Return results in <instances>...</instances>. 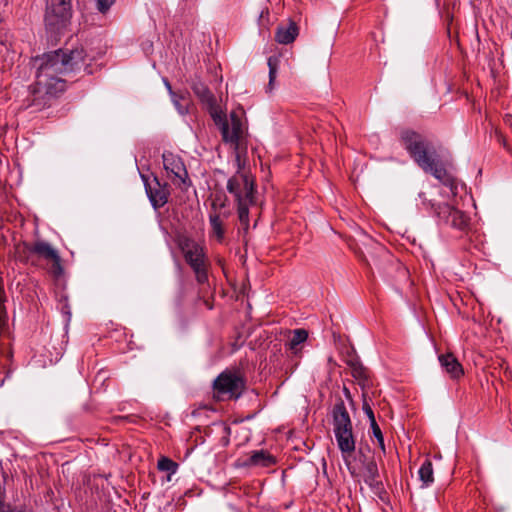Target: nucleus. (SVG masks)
I'll use <instances>...</instances> for the list:
<instances>
[{"instance_id": "obj_1", "label": "nucleus", "mask_w": 512, "mask_h": 512, "mask_svg": "<svg viewBox=\"0 0 512 512\" xmlns=\"http://www.w3.org/2000/svg\"><path fill=\"white\" fill-rule=\"evenodd\" d=\"M83 46L74 49L60 48L54 51L44 53L37 57L39 66L36 73V82H41L43 89L51 93L54 100H58L60 95L66 90V81L59 75L77 73L82 69L87 75L93 74L94 70Z\"/></svg>"}, {"instance_id": "obj_2", "label": "nucleus", "mask_w": 512, "mask_h": 512, "mask_svg": "<svg viewBox=\"0 0 512 512\" xmlns=\"http://www.w3.org/2000/svg\"><path fill=\"white\" fill-rule=\"evenodd\" d=\"M399 140L418 167L449 187L453 194H457V180L445 168L433 142L411 128L400 129Z\"/></svg>"}, {"instance_id": "obj_3", "label": "nucleus", "mask_w": 512, "mask_h": 512, "mask_svg": "<svg viewBox=\"0 0 512 512\" xmlns=\"http://www.w3.org/2000/svg\"><path fill=\"white\" fill-rule=\"evenodd\" d=\"M237 172L228 179L227 191L234 197L237 206L238 219L245 231L249 228V207L257 203V186L250 173L242 171L240 154L236 153Z\"/></svg>"}, {"instance_id": "obj_4", "label": "nucleus", "mask_w": 512, "mask_h": 512, "mask_svg": "<svg viewBox=\"0 0 512 512\" xmlns=\"http://www.w3.org/2000/svg\"><path fill=\"white\" fill-rule=\"evenodd\" d=\"M367 253L368 256L363 254L361 260L371 271L375 268L391 282H399L408 279V269L382 244L373 242L367 249Z\"/></svg>"}, {"instance_id": "obj_5", "label": "nucleus", "mask_w": 512, "mask_h": 512, "mask_svg": "<svg viewBox=\"0 0 512 512\" xmlns=\"http://www.w3.org/2000/svg\"><path fill=\"white\" fill-rule=\"evenodd\" d=\"M331 416L338 448L344 458L351 456L355 451L356 441L353 434L352 420L341 396L336 397Z\"/></svg>"}, {"instance_id": "obj_6", "label": "nucleus", "mask_w": 512, "mask_h": 512, "mask_svg": "<svg viewBox=\"0 0 512 512\" xmlns=\"http://www.w3.org/2000/svg\"><path fill=\"white\" fill-rule=\"evenodd\" d=\"M178 247L183 253L185 262L194 272L197 283L201 286L208 284L209 261L205 248L186 236L179 239Z\"/></svg>"}, {"instance_id": "obj_7", "label": "nucleus", "mask_w": 512, "mask_h": 512, "mask_svg": "<svg viewBox=\"0 0 512 512\" xmlns=\"http://www.w3.org/2000/svg\"><path fill=\"white\" fill-rule=\"evenodd\" d=\"M72 17L71 0H49L45 11V27L51 37L61 35Z\"/></svg>"}, {"instance_id": "obj_8", "label": "nucleus", "mask_w": 512, "mask_h": 512, "mask_svg": "<svg viewBox=\"0 0 512 512\" xmlns=\"http://www.w3.org/2000/svg\"><path fill=\"white\" fill-rule=\"evenodd\" d=\"M246 388V380L241 375L223 371L213 382L214 396L218 400L238 399Z\"/></svg>"}, {"instance_id": "obj_9", "label": "nucleus", "mask_w": 512, "mask_h": 512, "mask_svg": "<svg viewBox=\"0 0 512 512\" xmlns=\"http://www.w3.org/2000/svg\"><path fill=\"white\" fill-rule=\"evenodd\" d=\"M430 207L434 215L445 224L459 231L467 233L470 229V217L464 211L451 206L448 203H433L432 201L423 202Z\"/></svg>"}, {"instance_id": "obj_10", "label": "nucleus", "mask_w": 512, "mask_h": 512, "mask_svg": "<svg viewBox=\"0 0 512 512\" xmlns=\"http://www.w3.org/2000/svg\"><path fill=\"white\" fill-rule=\"evenodd\" d=\"M162 159L164 169L174 185L186 191L192 183L183 159L169 151L162 154Z\"/></svg>"}, {"instance_id": "obj_11", "label": "nucleus", "mask_w": 512, "mask_h": 512, "mask_svg": "<svg viewBox=\"0 0 512 512\" xmlns=\"http://www.w3.org/2000/svg\"><path fill=\"white\" fill-rule=\"evenodd\" d=\"M146 194L152 207L157 210L168 203L170 197V186L167 182H161L157 176L153 177V183L149 181V177L141 174Z\"/></svg>"}, {"instance_id": "obj_12", "label": "nucleus", "mask_w": 512, "mask_h": 512, "mask_svg": "<svg viewBox=\"0 0 512 512\" xmlns=\"http://www.w3.org/2000/svg\"><path fill=\"white\" fill-rule=\"evenodd\" d=\"M41 82H34L29 86V95L23 100L24 109H33L34 112L42 111L55 104L56 100L51 93L43 89Z\"/></svg>"}, {"instance_id": "obj_13", "label": "nucleus", "mask_w": 512, "mask_h": 512, "mask_svg": "<svg viewBox=\"0 0 512 512\" xmlns=\"http://www.w3.org/2000/svg\"><path fill=\"white\" fill-rule=\"evenodd\" d=\"M277 460L269 451L261 449L255 450L244 459H238L235 463L237 468L263 467L268 468L274 466Z\"/></svg>"}, {"instance_id": "obj_14", "label": "nucleus", "mask_w": 512, "mask_h": 512, "mask_svg": "<svg viewBox=\"0 0 512 512\" xmlns=\"http://www.w3.org/2000/svg\"><path fill=\"white\" fill-rule=\"evenodd\" d=\"M48 245L45 241H36L30 244L26 241H21L15 245V258L22 264H35L33 255H37L41 258V253L38 252L37 247Z\"/></svg>"}, {"instance_id": "obj_15", "label": "nucleus", "mask_w": 512, "mask_h": 512, "mask_svg": "<svg viewBox=\"0 0 512 512\" xmlns=\"http://www.w3.org/2000/svg\"><path fill=\"white\" fill-rule=\"evenodd\" d=\"M231 130L229 128V122L227 123V134L222 136V140L225 143H230L235 146V150L240 147V139L243 134L242 121L237 112L232 111L230 113Z\"/></svg>"}, {"instance_id": "obj_16", "label": "nucleus", "mask_w": 512, "mask_h": 512, "mask_svg": "<svg viewBox=\"0 0 512 512\" xmlns=\"http://www.w3.org/2000/svg\"><path fill=\"white\" fill-rule=\"evenodd\" d=\"M438 360L451 379L458 380L464 375L463 366L453 353L440 354Z\"/></svg>"}, {"instance_id": "obj_17", "label": "nucleus", "mask_w": 512, "mask_h": 512, "mask_svg": "<svg viewBox=\"0 0 512 512\" xmlns=\"http://www.w3.org/2000/svg\"><path fill=\"white\" fill-rule=\"evenodd\" d=\"M37 250L41 253V258L52 262L50 272L53 277L56 279L60 278L64 274V268L62 266V259L57 251L49 243L48 245L37 247Z\"/></svg>"}, {"instance_id": "obj_18", "label": "nucleus", "mask_w": 512, "mask_h": 512, "mask_svg": "<svg viewBox=\"0 0 512 512\" xmlns=\"http://www.w3.org/2000/svg\"><path fill=\"white\" fill-rule=\"evenodd\" d=\"M299 34V27L296 22L289 20L288 23H281L275 31V41L279 44H290L294 42Z\"/></svg>"}, {"instance_id": "obj_19", "label": "nucleus", "mask_w": 512, "mask_h": 512, "mask_svg": "<svg viewBox=\"0 0 512 512\" xmlns=\"http://www.w3.org/2000/svg\"><path fill=\"white\" fill-rule=\"evenodd\" d=\"M192 91L197 96L201 104L207 109L212 108L217 103L215 95L209 87L201 81H196L191 86Z\"/></svg>"}, {"instance_id": "obj_20", "label": "nucleus", "mask_w": 512, "mask_h": 512, "mask_svg": "<svg viewBox=\"0 0 512 512\" xmlns=\"http://www.w3.org/2000/svg\"><path fill=\"white\" fill-rule=\"evenodd\" d=\"M308 332L303 328L293 330V335L286 343L287 349L296 357L301 356L302 344L307 340Z\"/></svg>"}, {"instance_id": "obj_21", "label": "nucleus", "mask_w": 512, "mask_h": 512, "mask_svg": "<svg viewBox=\"0 0 512 512\" xmlns=\"http://www.w3.org/2000/svg\"><path fill=\"white\" fill-rule=\"evenodd\" d=\"M347 365L351 368L352 376L359 381V383L366 385L370 379L369 370L363 366L359 359L354 358L347 361Z\"/></svg>"}, {"instance_id": "obj_22", "label": "nucleus", "mask_w": 512, "mask_h": 512, "mask_svg": "<svg viewBox=\"0 0 512 512\" xmlns=\"http://www.w3.org/2000/svg\"><path fill=\"white\" fill-rule=\"evenodd\" d=\"M208 113L210 114L211 118L213 119L215 125H217L220 129L221 135L225 136L227 134V116L223 111H221L216 104L213 105L212 108L206 109Z\"/></svg>"}, {"instance_id": "obj_23", "label": "nucleus", "mask_w": 512, "mask_h": 512, "mask_svg": "<svg viewBox=\"0 0 512 512\" xmlns=\"http://www.w3.org/2000/svg\"><path fill=\"white\" fill-rule=\"evenodd\" d=\"M418 474L424 486H429L434 482L433 465L430 459L427 458L424 460Z\"/></svg>"}, {"instance_id": "obj_24", "label": "nucleus", "mask_w": 512, "mask_h": 512, "mask_svg": "<svg viewBox=\"0 0 512 512\" xmlns=\"http://www.w3.org/2000/svg\"><path fill=\"white\" fill-rule=\"evenodd\" d=\"M209 221L214 235L219 242H222L225 236V229L220 214L217 212L210 213Z\"/></svg>"}, {"instance_id": "obj_25", "label": "nucleus", "mask_w": 512, "mask_h": 512, "mask_svg": "<svg viewBox=\"0 0 512 512\" xmlns=\"http://www.w3.org/2000/svg\"><path fill=\"white\" fill-rule=\"evenodd\" d=\"M171 99L180 114L184 115L189 112L190 101L186 97L185 93H182L180 91L171 92Z\"/></svg>"}, {"instance_id": "obj_26", "label": "nucleus", "mask_w": 512, "mask_h": 512, "mask_svg": "<svg viewBox=\"0 0 512 512\" xmlns=\"http://www.w3.org/2000/svg\"><path fill=\"white\" fill-rule=\"evenodd\" d=\"M179 465L177 462L173 461L172 459L162 456L158 460L157 468L160 471H165L168 473V479H170V476L172 474H175L177 472Z\"/></svg>"}, {"instance_id": "obj_27", "label": "nucleus", "mask_w": 512, "mask_h": 512, "mask_svg": "<svg viewBox=\"0 0 512 512\" xmlns=\"http://www.w3.org/2000/svg\"><path fill=\"white\" fill-rule=\"evenodd\" d=\"M364 481L373 482L375 478H379L378 465L375 460H370L364 465Z\"/></svg>"}, {"instance_id": "obj_28", "label": "nucleus", "mask_w": 512, "mask_h": 512, "mask_svg": "<svg viewBox=\"0 0 512 512\" xmlns=\"http://www.w3.org/2000/svg\"><path fill=\"white\" fill-rule=\"evenodd\" d=\"M280 63V59L277 56H270L268 58V67H269V83L268 86L271 88L277 75L278 66Z\"/></svg>"}, {"instance_id": "obj_29", "label": "nucleus", "mask_w": 512, "mask_h": 512, "mask_svg": "<svg viewBox=\"0 0 512 512\" xmlns=\"http://www.w3.org/2000/svg\"><path fill=\"white\" fill-rule=\"evenodd\" d=\"M227 206V196L223 192H217L214 195L213 201L211 203V208L214 212H217L218 209H223Z\"/></svg>"}, {"instance_id": "obj_30", "label": "nucleus", "mask_w": 512, "mask_h": 512, "mask_svg": "<svg viewBox=\"0 0 512 512\" xmlns=\"http://www.w3.org/2000/svg\"><path fill=\"white\" fill-rule=\"evenodd\" d=\"M370 428L372 430L373 436L376 438V440L378 442L380 449L385 454L386 450H385L384 437H383V433H382L378 423L376 421H373V423L370 425Z\"/></svg>"}, {"instance_id": "obj_31", "label": "nucleus", "mask_w": 512, "mask_h": 512, "mask_svg": "<svg viewBox=\"0 0 512 512\" xmlns=\"http://www.w3.org/2000/svg\"><path fill=\"white\" fill-rule=\"evenodd\" d=\"M443 20H444V24L446 26L447 35L449 38H452L451 29H452V24H453V20H454L453 13L450 12L448 9H446V11L443 15Z\"/></svg>"}, {"instance_id": "obj_32", "label": "nucleus", "mask_w": 512, "mask_h": 512, "mask_svg": "<svg viewBox=\"0 0 512 512\" xmlns=\"http://www.w3.org/2000/svg\"><path fill=\"white\" fill-rule=\"evenodd\" d=\"M115 2L116 0H96L97 10L105 14Z\"/></svg>"}, {"instance_id": "obj_33", "label": "nucleus", "mask_w": 512, "mask_h": 512, "mask_svg": "<svg viewBox=\"0 0 512 512\" xmlns=\"http://www.w3.org/2000/svg\"><path fill=\"white\" fill-rule=\"evenodd\" d=\"M375 493L379 494L381 497V493H386L384 489L383 482L379 480V478H375L373 482L366 483Z\"/></svg>"}, {"instance_id": "obj_34", "label": "nucleus", "mask_w": 512, "mask_h": 512, "mask_svg": "<svg viewBox=\"0 0 512 512\" xmlns=\"http://www.w3.org/2000/svg\"><path fill=\"white\" fill-rule=\"evenodd\" d=\"M362 409H363L364 413L367 415V417L370 421V425L373 423V421H376L374 411L365 399L363 401Z\"/></svg>"}, {"instance_id": "obj_35", "label": "nucleus", "mask_w": 512, "mask_h": 512, "mask_svg": "<svg viewBox=\"0 0 512 512\" xmlns=\"http://www.w3.org/2000/svg\"><path fill=\"white\" fill-rule=\"evenodd\" d=\"M202 290L199 291L198 293V297L197 299L199 301H203L204 305L209 309V310H212L213 307H214V304H213V296L210 298H205L202 294Z\"/></svg>"}, {"instance_id": "obj_36", "label": "nucleus", "mask_w": 512, "mask_h": 512, "mask_svg": "<svg viewBox=\"0 0 512 512\" xmlns=\"http://www.w3.org/2000/svg\"><path fill=\"white\" fill-rule=\"evenodd\" d=\"M225 435L222 437L221 442L223 446H227L229 444V436L231 434V428L228 425H224L223 427Z\"/></svg>"}, {"instance_id": "obj_37", "label": "nucleus", "mask_w": 512, "mask_h": 512, "mask_svg": "<svg viewBox=\"0 0 512 512\" xmlns=\"http://www.w3.org/2000/svg\"><path fill=\"white\" fill-rule=\"evenodd\" d=\"M12 509L13 508H11L9 505H6L4 500L0 497V512H9Z\"/></svg>"}, {"instance_id": "obj_38", "label": "nucleus", "mask_w": 512, "mask_h": 512, "mask_svg": "<svg viewBox=\"0 0 512 512\" xmlns=\"http://www.w3.org/2000/svg\"><path fill=\"white\" fill-rule=\"evenodd\" d=\"M343 391H344L345 396H346L349 400H351V401H352V397H351L350 390H349L346 386H344V387H343Z\"/></svg>"}, {"instance_id": "obj_39", "label": "nucleus", "mask_w": 512, "mask_h": 512, "mask_svg": "<svg viewBox=\"0 0 512 512\" xmlns=\"http://www.w3.org/2000/svg\"><path fill=\"white\" fill-rule=\"evenodd\" d=\"M164 83H165L166 88L169 91V94L171 95V92H174V91L172 90V86H171L170 82L167 79H164Z\"/></svg>"}, {"instance_id": "obj_40", "label": "nucleus", "mask_w": 512, "mask_h": 512, "mask_svg": "<svg viewBox=\"0 0 512 512\" xmlns=\"http://www.w3.org/2000/svg\"><path fill=\"white\" fill-rule=\"evenodd\" d=\"M218 264H219V265H221V266H223V260H222V259H219V260H218Z\"/></svg>"}, {"instance_id": "obj_41", "label": "nucleus", "mask_w": 512, "mask_h": 512, "mask_svg": "<svg viewBox=\"0 0 512 512\" xmlns=\"http://www.w3.org/2000/svg\"><path fill=\"white\" fill-rule=\"evenodd\" d=\"M119 419H120V420H127V419H128V417H127V416H125V417H119Z\"/></svg>"}]
</instances>
